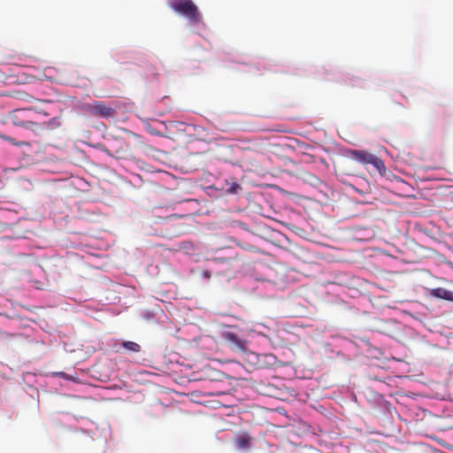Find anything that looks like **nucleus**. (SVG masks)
I'll use <instances>...</instances> for the list:
<instances>
[{
    "instance_id": "f257e3e1",
    "label": "nucleus",
    "mask_w": 453,
    "mask_h": 453,
    "mask_svg": "<svg viewBox=\"0 0 453 453\" xmlns=\"http://www.w3.org/2000/svg\"><path fill=\"white\" fill-rule=\"evenodd\" d=\"M39 111L34 108L15 109L9 114V118L14 126L22 127L27 129L35 130L40 125L36 121Z\"/></svg>"
},
{
    "instance_id": "f03ea898",
    "label": "nucleus",
    "mask_w": 453,
    "mask_h": 453,
    "mask_svg": "<svg viewBox=\"0 0 453 453\" xmlns=\"http://www.w3.org/2000/svg\"><path fill=\"white\" fill-rule=\"evenodd\" d=\"M170 7L176 13L184 16L193 24L202 22L201 12L192 0H175L171 3Z\"/></svg>"
},
{
    "instance_id": "7ed1b4c3",
    "label": "nucleus",
    "mask_w": 453,
    "mask_h": 453,
    "mask_svg": "<svg viewBox=\"0 0 453 453\" xmlns=\"http://www.w3.org/2000/svg\"><path fill=\"white\" fill-rule=\"evenodd\" d=\"M350 156L352 158L363 165H372L381 176L385 175L386 166L380 157L372 155L368 151L357 150H351Z\"/></svg>"
},
{
    "instance_id": "20e7f679",
    "label": "nucleus",
    "mask_w": 453,
    "mask_h": 453,
    "mask_svg": "<svg viewBox=\"0 0 453 453\" xmlns=\"http://www.w3.org/2000/svg\"><path fill=\"white\" fill-rule=\"evenodd\" d=\"M87 111L93 116L105 119L112 118L115 115V110L103 101H96L88 104Z\"/></svg>"
},
{
    "instance_id": "39448f33",
    "label": "nucleus",
    "mask_w": 453,
    "mask_h": 453,
    "mask_svg": "<svg viewBox=\"0 0 453 453\" xmlns=\"http://www.w3.org/2000/svg\"><path fill=\"white\" fill-rule=\"evenodd\" d=\"M429 296L453 302V291L447 290L443 288H435L428 289Z\"/></svg>"
},
{
    "instance_id": "423d86ee",
    "label": "nucleus",
    "mask_w": 453,
    "mask_h": 453,
    "mask_svg": "<svg viewBox=\"0 0 453 453\" xmlns=\"http://www.w3.org/2000/svg\"><path fill=\"white\" fill-rule=\"evenodd\" d=\"M234 441L238 449H249L251 445V437L248 434H239Z\"/></svg>"
},
{
    "instance_id": "0eeeda50",
    "label": "nucleus",
    "mask_w": 453,
    "mask_h": 453,
    "mask_svg": "<svg viewBox=\"0 0 453 453\" xmlns=\"http://www.w3.org/2000/svg\"><path fill=\"white\" fill-rule=\"evenodd\" d=\"M224 338L231 344H233L234 346H235L236 348L240 349H244V342L243 341L238 337L237 334H235L234 333H226L224 334Z\"/></svg>"
},
{
    "instance_id": "6e6552de",
    "label": "nucleus",
    "mask_w": 453,
    "mask_h": 453,
    "mask_svg": "<svg viewBox=\"0 0 453 453\" xmlns=\"http://www.w3.org/2000/svg\"><path fill=\"white\" fill-rule=\"evenodd\" d=\"M121 346L128 352L138 353L141 351V346L131 341H124L121 342Z\"/></svg>"
},
{
    "instance_id": "1a4fd4ad",
    "label": "nucleus",
    "mask_w": 453,
    "mask_h": 453,
    "mask_svg": "<svg viewBox=\"0 0 453 453\" xmlns=\"http://www.w3.org/2000/svg\"><path fill=\"white\" fill-rule=\"evenodd\" d=\"M241 188V186L235 182L233 181L230 183L229 187L226 188L227 193L229 194H234Z\"/></svg>"
},
{
    "instance_id": "9d476101",
    "label": "nucleus",
    "mask_w": 453,
    "mask_h": 453,
    "mask_svg": "<svg viewBox=\"0 0 453 453\" xmlns=\"http://www.w3.org/2000/svg\"><path fill=\"white\" fill-rule=\"evenodd\" d=\"M1 137L10 142H12V144H15V145H18L17 142H14V139L12 138V137H9V136H6V135H1Z\"/></svg>"
},
{
    "instance_id": "9b49d317",
    "label": "nucleus",
    "mask_w": 453,
    "mask_h": 453,
    "mask_svg": "<svg viewBox=\"0 0 453 453\" xmlns=\"http://www.w3.org/2000/svg\"><path fill=\"white\" fill-rule=\"evenodd\" d=\"M203 276L207 278V279H210L211 278V272L209 271H203Z\"/></svg>"
},
{
    "instance_id": "f8f14e48",
    "label": "nucleus",
    "mask_w": 453,
    "mask_h": 453,
    "mask_svg": "<svg viewBox=\"0 0 453 453\" xmlns=\"http://www.w3.org/2000/svg\"><path fill=\"white\" fill-rule=\"evenodd\" d=\"M222 394H223V392H216V393H215V395H222Z\"/></svg>"
},
{
    "instance_id": "ddd939ff",
    "label": "nucleus",
    "mask_w": 453,
    "mask_h": 453,
    "mask_svg": "<svg viewBox=\"0 0 453 453\" xmlns=\"http://www.w3.org/2000/svg\"><path fill=\"white\" fill-rule=\"evenodd\" d=\"M219 375L218 372H215V379H217V376Z\"/></svg>"
},
{
    "instance_id": "4468645a",
    "label": "nucleus",
    "mask_w": 453,
    "mask_h": 453,
    "mask_svg": "<svg viewBox=\"0 0 453 453\" xmlns=\"http://www.w3.org/2000/svg\"><path fill=\"white\" fill-rule=\"evenodd\" d=\"M219 260L221 261H226V258H219Z\"/></svg>"
}]
</instances>
